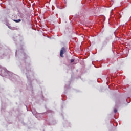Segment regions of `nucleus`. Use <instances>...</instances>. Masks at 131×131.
<instances>
[{"mask_svg": "<svg viewBox=\"0 0 131 131\" xmlns=\"http://www.w3.org/2000/svg\"><path fill=\"white\" fill-rule=\"evenodd\" d=\"M66 53V50L65 49V48L62 47L60 50V57L61 58H64V54Z\"/></svg>", "mask_w": 131, "mask_h": 131, "instance_id": "obj_1", "label": "nucleus"}, {"mask_svg": "<svg viewBox=\"0 0 131 131\" xmlns=\"http://www.w3.org/2000/svg\"><path fill=\"white\" fill-rule=\"evenodd\" d=\"M15 22H16L18 23V22H21V19H18V20H14Z\"/></svg>", "mask_w": 131, "mask_h": 131, "instance_id": "obj_2", "label": "nucleus"}, {"mask_svg": "<svg viewBox=\"0 0 131 131\" xmlns=\"http://www.w3.org/2000/svg\"><path fill=\"white\" fill-rule=\"evenodd\" d=\"M75 60L74 59H72L71 60V63H73V62H74Z\"/></svg>", "mask_w": 131, "mask_h": 131, "instance_id": "obj_3", "label": "nucleus"}, {"mask_svg": "<svg viewBox=\"0 0 131 131\" xmlns=\"http://www.w3.org/2000/svg\"><path fill=\"white\" fill-rule=\"evenodd\" d=\"M114 112H115V113H116V112H117V110L115 109V110H114Z\"/></svg>", "mask_w": 131, "mask_h": 131, "instance_id": "obj_4", "label": "nucleus"}]
</instances>
